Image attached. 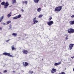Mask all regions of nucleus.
<instances>
[{
    "instance_id": "20",
    "label": "nucleus",
    "mask_w": 74,
    "mask_h": 74,
    "mask_svg": "<svg viewBox=\"0 0 74 74\" xmlns=\"http://www.w3.org/2000/svg\"><path fill=\"white\" fill-rule=\"evenodd\" d=\"M12 35L14 36V37H16V35H17V34L15 33H13L12 34Z\"/></svg>"
},
{
    "instance_id": "24",
    "label": "nucleus",
    "mask_w": 74,
    "mask_h": 74,
    "mask_svg": "<svg viewBox=\"0 0 74 74\" xmlns=\"http://www.w3.org/2000/svg\"><path fill=\"white\" fill-rule=\"evenodd\" d=\"M52 19V17H50V18H49V20L50 21H51V19Z\"/></svg>"
},
{
    "instance_id": "37",
    "label": "nucleus",
    "mask_w": 74,
    "mask_h": 74,
    "mask_svg": "<svg viewBox=\"0 0 74 74\" xmlns=\"http://www.w3.org/2000/svg\"><path fill=\"white\" fill-rule=\"evenodd\" d=\"M13 73H15V71H13Z\"/></svg>"
},
{
    "instance_id": "9",
    "label": "nucleus",
    "mask_w": 74,
    "mask_h": 74,
    "mask_svg": "<svg viewBox=\"0 0 74 74\" xmlns=\"http://www.w3.org/2000/svg\"><path fill=\"white\" fill-rule=\"evenodd\" d=\"M74 44H71L69 45V47L70 50H71L72 49V48H73V46H74Z\"/></svg>"
},
{
    "instance_id": "19",
    "label": "nucleus",
    "mask_w": 74,
    "mask_h": 74,
    "mask_svg": "<svg viewBox=\"0 0 74 74\" xmlns=\"http://www.w3.org/2000/svg\"><path fill=\"white\" fill-rule=\"evenodd\" d=\"M11 21H8L6 22L7 24L8 25L9 23H11Z\"/></svg>"
},
{
    "instance_id": "12",
    "label": "nucleus",
    "mask_w": 74,
    "mask_h": 74,
    "mask_svg": "<svg viewBox=\"0 0 74 74\" xmlns=\"http://www.w3.org/2000/svg\"><path fill=\"white\" fill-rule=\"evenodd\" d=\"M41 11V8H38L37 9L38 12H40Z\"/></svg>"
},
{
    "instance_id": "39",
    "label": "nucleus",
    "mask_w": 74,
    "mask_h": 74,
    "mask_svg": "<svg viewBox=\"0 0 74 74\" xmlns=\"http://www.w3.org/2000/svg\"><path fill=\"white\" fill-rule=\"evenodd\" d=\"M3 24H4V23Z\"/></svg>"
},
{
    "instance_id": "14",
    "label": "nucleus",
    "mask_w": 74,
    "mask_h": 74,
    "mask_svg": "<svg viewBox=\"0 0 74 74\" xmlns=\"http://www.w3.org/2000/svg\"><path fill=\"white\" fill-rule=\"evenodd\" d=\"M69 23L71 25H73V24H74V21H70Z\"/></svg>"
},
{
    "instance_id": "27",
    "label": "nucleus",
    "mask_w": 74,
    "mask_h": 74,
    "mask_svg": "<svg viewBox=\"0 0 74 74\" xmlns=\"http://www.w3.org/2000/svg\"><path fill=\"white\" fill-rule=\"evenodd\" d=\"M60 74H66V73L64 72H62Z\"/></svg>"
},
{
    "instance_id": "10",
    "label": "nucleus",
    "mask_w": 74,
    "mask_h": 74,
    "mask_svg": "<svg viewBox=\"0 0 74 74\" xmlns=\"http://www.w3.org/2000/svg\"><path fill=\"white\" fill-rule=\"evenodd\" d=\"M56 69H54V68H53L51 71V73H55L56 72Z\"/></svg>"
},
{
    "instance_id": "5",
    "label": "nucleus",
    "mask_w": 74,
    "mask_h": 74,
    "mask_svg": "<svg viewBox=\"0 0 74 74\" xmlns=\"http://www.w3.org/2000/svg\"><path fill=\"white\" fill-rule=\"evenodd\" d=\"M53 21H51L47 22V24L49 26H52V25H53Z\"/></svg>"
},
{
    "instance_id": "4",
    "label": "nucleus",
    "mask_w": 74,
    "mask_h": 74,
    "mask_svg": "<svg viewBox=\"0 0 74 74\" xmlns=\"http://www.w3.org/2000/svg\"><path fill=\"white\" fill-rule=\"evenodd\" d=\"M8 5H9V3L8 1H6L4 5V8H7L8 7Z\"/></svg>"
},
{
    "instance_id": "15",
    "label": "nucleus",
    "mask_w": 74,
    "mask_h": 74,
    "mask_svg": "<svg viewBox=\"0 0 74 74\" xmlns=\"http://www.w3.org/2000/svg\"><path fill=\"white\" fill-rule=\"evenodd\" d=\"M34 1L35 3H38L39 1V0H34Z\"/></svg>"
},
{
    "instance_id": "26",
    "label": "nucleus",
    "mask_w": 74,
    "mask_h": 74,
    "mask_svg": "<svg viewBox=\"0 0 74 74\" xmlns=\"http://www.w3.org/2000/svg\"><path fill=\"white\" fill-rule=\"evenodd\" d=\"M36 19H37V18L36 17H35L33 20V21H35V20H36Z\"/></svg>"
},
{
    "instance_id": "3",
    "label": "nucleus",
    "mask_w": 74,
    "mask_h": 74,
    "mask_svg": "<svg viewBox=\"0 0 74 74\" xmlns=\"http://www.w3.org/2000/svg\"><path fill=\"white\" fill-rule=\"evenodd\" d=\"M68 33H69V34H71V33H74V29H72V28H70L68 29Z\"/></svg>"
},
{
    "instance_id": "34",
    "label": "nucleus",
    "mask_w": 74,
    "mask_h": 74,
    "mask_svg": "<svg viewBox=\"0 0 74 74\" xmlns=\"http://www.w3.org/2000/svg\"><path fill=\"white\" fill-rule=\"evenodd\" d=\"M65 36H66V37H68V35H67V34L65 35Z\"/></svg>"
},
{
    "instance_id": "6",
    "label": "nucleus",
    "mask_w": 74,
    "mask_h": 74,
    "mask_svg": "<svg viewBox=\"0 0 74 74\" xmlns=\"http://www.w3.org/2000/svg\"><path fill=\"white\" fill-rule=\"evenodd\" d=\"M21 14H19L18 16H16L14 17L13 18V19H18V18H21Z\"/></svg>"
},
{
    "instance_id": "8",
    "label": "nucleus",
    "mask_w": 74,
    "mask_h": 74,
    "mask_svg": "<svg viewBox=\"0 0 74 74\" xmlns=\"http://www.w3.org/2000/svg\"><path fill=\"white\" fill-rule=\"evenodd\" d=\"M22 52L23 54H25V55H26V54H27V53H28V51L24 49L22 51Z\"/></svg>"
},
{
    "instance_id": "7",
    "label": "nucleus",
    "mask_w": 74,
    "mask_h": 74,
    "mask_svg": "<svg viewBox=\"0 0 74 74\" xmlns=\"http://www.w3.org/2000/svg\"><path fill=\"white\" fill-rule=\"evenodd\" d=\"M23 65L24 67H26V66H27L29 65V63L26 62H24Z\"/></svg>"
},
{
    "instance_id": "2",
    "label": "nucleus",
    "mask_w": 74,
    "mask_h": 74,
    "mask_svg": "<svg viewBox=\"0 0 74 74\" xmlns=\"http://www.w3.org/2000/svg\"><path fill=\"white\" fill-rule=\"evenodd\" d=\"M3 55L5 56H9V57H13V56L12 55H10V53H8L7 52H4L3 53Z\"/></svg>"
},
{
    "instance_id": "30",
    "label": "nucleus",
    "mask_w": 74,
    "mask_h": 74,
    "mask_svg": "<svg viewBox=\"0 0 74 74\" xmlns=\"http://www.w3.org/2000/svg\"><path fill=\"white\" fill-rule=\"evenodd\" d=\"M68 39H69V38H68L66 37V40H68Z\"/></svg>"
},
{
    "instance_id": "36",
    "label": "nucleus",
    "mask_w": 74,
    "mask_h": 74,
    "mask_svg": "<svg viewBox=\"0 0 74 74\" xmlns=\"http://www.w3.org/2000/svg\"><path fill=\"white\" fill-rule=\"evenodd\" d=\"M32 73H33V71H31V74H32Z\"/></svg>"
},
{
    "instance_id": "33",
    "label": "nucleus",
    "mask_w": 74,
    "mask_h": 74,
    "mask_svg": "<svg viewBox=\"0 0 74 74\" xmlns=\"http://www.w3.org/2000/svg\"><path fill=\"white\" fill-rule=\"evenodd\" d=\"M21 11H22V12H23L24 11V10H23V9H22Z\"/></svg>"
},
{
    "instance_id": "17",
    "label": "nucleus",
    "mask_w": 74,
    "mask_h": 74,
    "mask_svg": "<svg viewBox=\"0 0 74 74\" xmlns=\"http://www.w3.org/2000/svg\"><path fill=\"white\" fill-rule=\"evenodd\" d=\"M11 14L12 12H10V14H8L7 15V16L9 18H10L11 16Z\"/></svg>"
},
{
    "instance_id": "28",
    "label": "nucleus",
    "mask_w": 74,
    "mask_h": 74,
    "mask_svg": "<svg viewBox=\"0 0 74 74\" xmlns=\"http://www.w3.org/2000/svg\"><path fill=\"white\" fill-rule=\"evenodd\" d=\"M7 70H5L3 71V73H7Z\"/></svg>"
},
{
    "instance_id": "11",
    "label": "nucleus",
    "mask_w": 74,
    "mask_h": 74,
    "mask_svg": "<svg viewBox=\"0 0 74 74\" xmlns=\"http://www.w3.org/2000/svg\"><path fill=\"white\" fill-rule=\"evenodd\" d=\"M61 64V62H60L58 63H56L54 64L55 66H58V65H59V64Z\"/></svg>"
},
{
    "instance_id": "35",
    "label": "nucleus",
    "mask_w": 74,
    "mask_h": 74,
    "mask_svg": "<svg viewBox=\"0 0 74 74\" xmlns=\"http://www.w3.org/2000/svg\"><path fill=\"white\" fill-rule=\"evenodd\" d=\"M74 58V56H73V57H71V59H73Z\"/></svg>"
},
{
    "instance_id": "31",
    "label": "nucleus",
    "mask_w": 74,
    "mask_h": 74,
    "mask_svg": "<svg viewBox=\"0 0 74 74\" xmlns=\"http://www.w3.org/2000/svg\"><path fill=\"white\" fill-rule=\"evenodd\" d=\"M2 30V27H0V30Z\"/></svg>"
},
{
    "instance_id": "38",
    "label": "nucleus",
    "mask_w": 74,
    "mask_h": 74,
    "mask_svg": "<svg viewBox=\"0 0 74 74\" xmlns=\"http://www.w3.org/2000/svg\"><path fill=\"white\" fill-rule=\"evenodd\" d=\"M0 2H1V0H0Z\"/></svg>"
},
{
    "instance_id": "18",
    "label": "nucleus",
    "mask_w": 74,
    "mask_h": 74,
    "mask_svg": "<svg viewBox=\"0 0 74 74\" xmlns=\"http://www.w3.org/2000/svg\"><path fill=\"white\" fill-rule=\"evenodd\" d=\"M12 51H14V50H15V49H16V48H15L14 47V45L12 46Z\"/></svg>"
},
{
    "instance_id": "22",
    "label": "nucleus",
    "mask_w": 74,
    "mask_h": 74,
    "mask_svg": "<svg viewBox=\"0 0 74 74\" xmlns=\"http://www.w3.org/2000/svg\"><path fill=\"white\" fill-rule=\"evenodd\" d=\"M23 4H27V1H23Z\"/></svg>"
},
{
    "instance_id": "16",
    "label": "nucleus",
    "mask_w": 74,
    "mask_h": 74,
    "mask_svg": "<svg viewBox=\"0 0 74 74\" xmlns=\"http://www.w3.org/2000/svg\"><path fill=\"white\" fill-rule=\"evenodd\" d=\"M33 22H34L33 24H36V23H37L38 22V21L35 20V21H34Z\"/></svg>"
},
{
    "instance_id": "32",
    "label": "nucleus",
    "mask_w": 74,
    "mask_h": 74,
    "mask_svg": "<svg viewBox=\"0 0 74 74\" xmlns=\"http://www.w3.org/2000/svg\"><path fill=\"white\" fill-rule=\"evenodd\" d=\"M9 41H10V39H9L8 40H6V42H8Z\"/></svg>"
},
{
    "instance_id": "23",
    "label": "nucleus",
    "mask_w": 74,
    "mask_h": 74,
    "mask_svg": "<svg viewBox=\"0 0 74 74\" xmlns=\"http://www.w3.org/2000/svg\"><path fill=\"white\" fill-rule=\"evenodd\" d=\"M1 5H4H4L5 4V2H2L1 3Z\"/></svg>"
},
{
    "instance_id": "1",
    "label": "nucleus",
    "mask_w": 74,
    "mask_h": 74,
    "mask_svg": "<svg viewBox=\"0 0 74 74\" xmlns=\"http://www.w3.org/2000/svg\"><path fill=\"white\" fill-rule=\"evenodd\" d=\"M62 6H58L56 7L54 11H57V12H59L62 10Z\"/></svg>"
},
{
    "instance_id": "13",
    "label": "nucleus",
    "mask_w": 74,
    "mask_h": 74,
    "mask_svg": "<svg viewBox=\"0 0 74 74\" xmlns=\"http://www.w3.org/2000/svg\"><path fill=\"white\" fill-rule=\"evenodd\" d=\"M4 18V16H2L1 18H0V22H1L2 21V20Z\"/></svg>"
},
{
    "instance_id": "21",
    "label": "nucleus",
    "mask_w": 74,
    "mask_h": 74,
    "mask_svg": "<svg viewBox=\"0 0 74 74\" xmlns=\"http://www.w3.org/2000/svg\"><path fill=\"white\" fill-rule=\"evenodd\" d=\"M12 3L14 4V3H16V0H12Z\"/></svg>"
},
{
    "instance_id": "25",
    "label": "nucleus",
    "mask_w": 74,
    "mask_h": 74,
    "mask_svg": "<svg viewBox=\"0 0 74 74\" xmlns=\"http://www.w3.org/2000/svg\"><path fill=\"white\" fill-rule=\"evenodd\" d=\"M42 14H40V15H39L38 16L39 18H41L42 16Z\"/></svg>"
},
{
    "instance_id": "29",
    "label": "nucleus",
    "mask_w": 74,
    "mask_h": 74,
    "mask_svg": "<svg viewBox=\"0 0 74 74\" xmlns=\"http://www.w3.org/2000/svg\"><path fill=\"white\" fill-rule=\"evenodd\" d=\"M29 74H31V71H29Z\"/></svg>"
}]
</instances>
